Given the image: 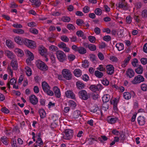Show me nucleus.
<instances>
[{
    "label": "nucleus",
    "mask_w": 147,
    "mask_h": 147,
    "mask_svg": "<svg viewBox=\"0 0 147 147\" xmlns=\"http://www.w3.org/2000/svg\"><path fill=\"white\" fill-rule=\"evenodd\" d=\"M42 86L44 92L48 95L52 96L53 95V92L50 90L49 85L46 82L44 81L42 82Z\"/></svg>",
    "instance_id": "f257e3e1"
},
{
    "label": "nucleus",
    "mask_w": 147,
    "mask_h": 147,
    "mask_svg": "<svg viewBox=\"0 0 147 147\" xmlns=\"http://www.w3.org/2000/svg\"><path fill=\"white\" fill-rule=\"evenodd\" d=\"M73 134L72 130L70 129H66L65 130L62 137L64 139L69 140L72 138Z\"/></svg>",
    "instance_id": "f03ea898"
},
{
    "label": "nucleus",
    "mask_w": 147,
    "mask_h": 147,
    "mask_svg": "<svg viewBox=\"0 0 147 147\" xmlns=\"http://www.w3.org/2000/svg\"><path fill=\"white\" fill-rule=\"evenodd\" d=\"M62 73L63 77L67 80H71L72 78V74L70 71L68 69H63Z\"/></svg>",
    "instance_id": "7ed1b4c3"
},
{
    "label": "nucleus",
    "mask_w": 147,
    "mask_h": 147,
    "mask_svg": "<svg viewBox=\"0 0 147 147\" xmlns=\"http://www.w3.org/2000/svg\"><path fill=\"white\" fill-rule=\"evenodd\" d=\"M56 55L57 59L60 62H63L66 59V55L62 51H57L56 53Z\"/></svg>",
    "instance_id": "20e7f679"
},
{
    "label": "nucleus",
    "mask_w": 147,
    "mask_h": 147,
    "mask_svg": "<svg viewBox=\"0 0 147 147\" xmlns=\"http://www.w3.org/2000/svg\"><path fill=\"white\" fill-rule=\"evenodd\" d=\"M36 65L38 69L43 71H46L48 69L47 65L40 60H38L36 62Z\"/></svg>",
    "instance_id": "39448f33"
},
{
    "label": "nucleus",
    "mask_w": 147,
    "mask_h": 147,
    "mask_svg": "<svg viewBox=\"0 0 147 147\" xmlns=\"http://www.w3.org/2000/svg\"><path fill=\"white\" fill-rule=\"evenodd\" d=\"M78 95L81 98L84 100H87L90 97V94H88L85 90L80 91L78 93Z\"/></svg>",
    "instance_id": "423d86ee"
},
{
    "label": "nucleus",
    "mask_w": 147,
    "mask_h": 147,
    "mask_svg": "<svg viewBox=\"0 0 147 147\" xmlns=\"http://www.w3.org/2000/svg\"><path fill=\"white\" fill-rule=\"evenodd\" d=\"M144 80V78L142 76L138 75L135 77L134 79L132 81V82L133 84H137L143 82Z\"/></svg>",
    "instance_id": "0eeeda50"
},
{
    "label": "nucleus",
    "mask_w": 147,
    "mask_h": 147,
    "mask_svg": "<svg viewBox=\"0 0 147 147\" xmlns=\"http://www.w3.org/2000/svg\"><path fill=\"white\" fill-rule=\"evenodd\" d=\"M24 42V44L29 48H33L36 47L35 43L33 41L25 38Z\"/></svg>",
    "instance_id": "6e6552de"
},
{
    "label": "nucleus",
    "mask_w": 147,
    "mask_h": 147,
    "mask_svg": "<svg viewBox=\"0 0 147 147\" xmlns=\"http://www.w3.org/2000/svg\"><path fill=\"white\" fill-rule=\"evenodd\" d=\"M117 7L122 9L124 10L128 9L127 3L125 1V0H121V1L119 3Z\"/></svg>",
    "instance_id": "1a4fd4ad"
},
{
    "label": "nucleus",
    "mask_w": 147,
    "mask_h": 147,
    "mask_svg": "<svg viewBox=\"0 0 147 147\" xmlns=\"http://www.w3.org/2000/svg\"><path fill=\"white\" fill-rule=\"evenodd\" d=\"M89 88L92 91L96 92L102 90L103 88V87L102 85L99 84L96 85H92L90 86Z\"/></svg>",
    "instance_id": "9d476101"
},
{
    "label": "nucleus",
    "mask_w": 147,
    "mask_h": 147,
    "mask_svg": "<svg viewBox=\"0 0 147 147\" xmlns=\"http://www.w3.org/2000/svg\"><path fill=\"white\" fill-rule=\"evenodd\" d=\"M106 68L107 72L108 75H111L114 74V68L112 65H108L106 66Z\"/></svg>",
    "instance_id": "9b49d317"
},
{
    "label": "nucleus",
    "mask_w": 147,
    "mask_h": 147,
    "mask_svg": "<svg viewBox=\"0 0 147 147\" xmlns=\"http://www.w3.org/2000/svg\"><path fill=\"white\" fill-rule=\"evenodd\" d=\"M30 102L33 105H36L38 102L37 98L34 95H32L29 97Z\"/></svg>",
    "instance_id": "f8f14e48"
},
{
    "label": "nucleus",
    "mask_w": 147,
    "mask_h": 147,
    "mask_svg": "<svg viewBox=\"0 0 147 147\" xmlns=\"http://www.w3.org/2000/svg\"><path fill=\"white\" fill-rule=\"evenodd\" d=\"M135 73L133 69L129 68L127 69L126 71V76L129 78H131L134 76Z\"/></svg>",
    "instance_id": "ddd939ff"
},
{
    "label": "nucleus",
    "mask_w": 147,
    "mask_h": 147,
    "mask_svg": "<svg viewBox=\"0 0 147 147\" xmlns=\"http://www.w3.org/2000/svg\"><path fill=\"white\" fill-rule=\"evenodd\" d=\"M25 38L23 39L19 36H17L14 38V40L18 44L23 45L24 44V41Z\"/></svg>",
    "instance_id": "4468645a"
},
{
    "label": "nucleus",
    "mask_w": 147,
    "mask_h": 147,
    "mask_svg": "<svg viewBox=\"0 0 147 147\" xmlns=\"http://www.w3.org/2000/svg\"><path fill=\"white\" fill-rule=\"evenodd\" d=\"M65 95L67 98L74 99L75 98V95L74 93L70 90H67L65 92Z\"/></svg>",
    "instance_id": "2eb2a0df"
},
{
    "label": "nucleus",
    "mask_w": 147,
    "mask_h": 147,
    "mask_svg": "<svg viewBox=\"0 0 147 147\" xmlns=\"http://www.w3.org/2000/svg\"><path fill=\"white\" fill-rule=\"evenodd\" d=\"M39 52L42 56H44L47 52L45 48L42 45H40L38 48Z\"/></svg>",
    "instance_id": "dca6fc26"
},
{
    "label": "nucleus",
    "mask_w": 147,
    "mask_h": 147,
    "mask_svg": "<svg viewBox=\"0 0 147 147\" xmlns=\"http://www.w3.org/2000/svg\"><path fill=\"white\" fill-rule=\"evenodd\" d=\"M30 1L33 7H38L40 5L41 3L38 0H29Z\"/></svg>",
    "instance_id": "f3484780"
},
{
    "label": "nucleus",
    "mask_w": 147,
    "mask_h": 147,
    "mask_svg": "<svg viewBox=\"0 0 147 147\" xmlns=\"http://www.w3.org/2000/svg\"><path fill=\"white\" fill-rule=\"evenodd\" d=\"M137 120L138 124L140 125H144L145 122V118L142 116H139L137 119Z\"/></svg>",
    "instance_id": "a211bd4d"
},
{
    "label": "nucleus",
    "mask_w": 147,
    "mask_h": 147,
    "mask_svg": "<svg viewBox=\"0 0 147 147\" xmlns=\"http://www.w3.org/2000/svg\"><path fill=\"white\" fill-rule=\"evenodd\" d=\"M55 94L57 98H59L60 97L61 93L60 90L57 86H55L53 88Z\"/></svg>",
    "instance_id": "6ab92c4d"
},
{
    "label": "nucleus",
    "mask_w": 147,
    "mask_h": 147,
    "mask_svg": "<svg viewBox=\"0 0 147 147\" xmlns=\"http://www.w3.org/2000/svg\"><path fill=\"white\" fill-rule=\"evenodd\" d=\"M131 58V56L129 55L125 58L124 61L121 63V66L123 67H125L129 63Z\"/></svg>",
    "instance_id": "aec40b11"
},
{
    "label": "nucleus",
    "mask_w": 147,
    "mask_h": 147,
    "mask_svg": "<svg viewBox=\"0 0 147 147\" xmlns=\"http://www.w3.org/2000/svg\"><path fill=\"white\" fill-rule=\"evenodd\" d=\"M118 119L116 117H108L107 121L108 122L111 124H113L115 123Z\"/></svg>",
    "instance_id": "412c9836"
},
{
    "label": "nucleus",
    "mask_w": 147,
    "mask_h": 147,
    "mask_svg": "<svg viewBox=\"0 0 147 147\" xmlns=\"http://www.w3.org/2000/svg\"><path fill=\"white\" fill-rule=\"evenodd\" d=\"M72 117L74 118H78L79 116L81 117V112L80 111L76 110L74 111L72 115Z\"/></svg>",
    "instance_id": "4be33fe9"
},
{
    "label": "nucleus",
    "mask_w": 147,
    "mask_h": 147,
    "mask_svg": "<svg viewBox=\"0 0 147 147\" xmlns=\"http://www.w3.org/2000/svg\"><path fill=\"white\" fill-rule=\"evenodd\" d=\"M10 65L13 70H16L18 68V64L16 61L12 60L11 62Z\"/></svg>",
    "instance_id": "5701e85b"
},
{
    "label": "nucleus",
    "mask_w": 147,
    "mask_h": 147,
    "mask_svg": "<svg viewBox=\"0 0 147 147\" xmlns=\"http://www.w3.org/2000/svg\"><path fill=\"white\" fill-rule=\"evenodd\" d=\"M5 55L9 58L11 59L14 58V55L9 50H6L5 51Z\"/></svg>",
    "instance_id": "b1692460"
},
{
    "label": "nucleus",
    "mask_w": 147,
    "mask_h": 147,
    "mask_svg": "<svg viewBox=\"0 0 147 147\" xmlns=\"http://www.w3.org/2000/svg\"><path fill=\"white\" fill-rule=\"evenodd\" d=\"M138 67L135 69V72L138 74H142L143 71V67L141 65H139Z\"/></svg>",
    "instance_id": "393cba45"
},
{
    "label": "nucleus",
    "mask_w": 147,
    "mask_h": 147,
    "mask_svg": "<svg viewBox=\"0 0 147 147\" xmlns=\"http://www.w3.org/2000/svg\"><path fill=\"white\" fill-rule=\"evenodd\" d=\"M17 81L14 78L11 79L7 83V86L9 89L10 88V84L13 85L16 84Z\"/></svg>",
    "instance_id": "a878e982"
},
{
    "label": "nucleus",
    "mask_w": 147,
    "mask_h": 147,
    "mask_svg": "<svg viewBox=\"0 0 147 147\" xmlns=\"http://www.w3.org/2000/svg\"><path fill=\"white\" fill-rule=\"evenodd\" d=\"M74 74L75 76L78 77H80L82 75V71L80 69H76L74 70Z\"/></svg>",
    "instance_id": "bb28decb"
},
{
    "label": "nucleus",
    "mask_w": 147,
    "mask_h": 147,
    "mask_svg": "<svg viewBox=\"0 0 147 147\" xmlns=\"http://www.w3.org/2000/svg\"><path fill=\"white\" fill-rule=\"evenodd\" d=\"M38 113L41 118L42 119L45 117L46 113L43 109H40L38 111Z\"/></svg>",
    "instance_id": "cd10ccee"
},
{
    "label": "nucleus",
    "mask_w": 147,
    "mask_h": 147,
    "mask_svg": "<svg viewBox=\"0 0 147 147\" xmlns=\"http://www.w3.org/2000/svg\"><path fill=\"white\" fill-rule=\"evenodd\" d=\"M76 34L79 37H81L83 39H85L86 38V37L84 34L83 32L81 30L78 31L76 32Z\"/></svg>",
    "instance_id": "c85d7f7f"
},
{
    "label": "nucleus",
    "mask_w": 147,
    "mask_h": 147,
    "mask_svg": "<svg viewBox=\"0 0 147 147\" xmlns=\"http://www.w3.org/2000/svg\"><path fill=\"white\" fill-rule=\"evenodd\" d=\"M102 100L103 102H107L110 99V96L108 94L104 95L102 97Z\"/></svg>",
    "instance_id": "c756f323"
},
{
    "label": "nucleus",
    "mask_w": 147,
    "mask_h": 147,
    "mask_svg": "<svg viewBox=\"0 0 147 147\" xmlns=\"http://www.w3.org/2000/svg\"><path fill=\"white\" fill-rule=\"evenodd\" d=\"M37 145L39 147H42L43 146V142L41 138H38L35 144Z\"/></svg>",
    "instance_id": "7c9ffc66"
},
{
    "label": "nucleus",
    "mask_w": 147,
    "mask_h": 147,
    "mask_svg": "<svg viewBox=\"0 0 147 147\" xmlns=\"http://www.w3.org/2000/svg\"><path fill=\"white\" fill-rule=\"evenodd\" d=\"M6 44L7 46L9 48L12 49L14 47V44L10 40H7L6 41Z\"/></svg>",
    "instance_id": "2f4dec72"
},
{
    "label": "nucleus",
    "mask_w": 147,
    "mask_h": 147,
    "mask_svg": "<svg viewBox=\"0 0 147 147\" xmlns=\"http://www.w3.org/2000/svg\"><path fill=\"white\" fill-rule=\"evenodd\" d=\"M90 111L93 113L96 112L98 110L99 111L98 106L95 105L90 109Z\"/></svg>",
    "instance_id": "473e14b6"
},
{
    "label": "nucleus",
    "mask_w": 147,
    "mask_h": 147,
    "mask_svg": "<svg viewBox=\"0 0 147 147\" xmlns=\"http://www.w3.org/2000/svg\"><path fill=\"white\" fill-rule=\"evenodd\" d=\"M14 52L18 54V55L20 57H22L24 55V52L22 50L18 49L16 48L14 49Z\"/></svg>",
    "instance_id": "72a5a7b5"
},
{
    "label": "nucleus",
    "mask_w": 147,
    "mask_h": 147,
    "mask_svg": "<svg viewBox=\"0 0 147 147\" xmlns=\"http://www.w3.org/2000/svg\"><path fill=\"white\" fill-rule=\"evenodd\" d=\"M76 86L78 89H82L84 88V84L80 81H78L76 82Z\"/></svg>",
    "instance_id": "f704fd0d"
},
{
    "label": "nucleus",
    "mask_w": 147,
    "mask_h": 147,
    "mask_svg": "<svg viewBox=\"0 0 147 147\" xmlns=\"http://www.w3.org/2000/svg\"><path fill=\"white\" fill-rule=\"evenodd\" d=\"M115 46L118 49V50L119 51L123 50V49L124 48V46L123 44L121 43L117 44Z\"/></svg>",
    "instance_id": "c9c22d12"
},
{
    "label": "nucleus",
    "mask_w": 147,
    "mask_h": 147,
    "mask_svg": "<svg viewBox=\"0 0 147 147\" xmlns=\"http://www.w3.org/2000/svg\"><path fill=\"white\" fill-rule=\"evenodd\" d=\"M123 96L124 98L126 100H129L131 97V94L128 92H125Z\"/></svg>",
    "instance_id": "e433bc0d"
},
{
    "label": "nucleus",
    "mask_w": 147,
    "mask_h": 147,
    "mask_svg": "<svg viewBox=\"0 0 147 147\" xmlns=\"http://www.w3.org/2000/svg\"><path fill=\"white\" fill-rule=\"evenodd\" d=\"M25 53L27 55H28V57H30L31 60H33L34 59V56L30 51L28 50H26L25 51Z\"/></svg>",
    "instance_id": "4c0bfd02"
},
{
    "label": "nucleus",
    "mask_w": 147,
    "mask_h": 147,
    "mask_svg": "<svg viewBox=\"0 0 147 147\" xmlns=\"http://www.w3.org/2000/svg\"><path fill=\"white\" fill-rule=\"evenodd\" d=\"M68 104L69 106L72 109H74L76 106V103L72 100H70L68 102Z\"/></svg>",
    "instance_id": "58836bf2"
},
{
    "label": "nucleus",
    "mask_w": 147,
    "mask_h": 147,
    "mask_svg": "<svg viewBox=\"0 0 147 147\" xmlns=\"http://www.w3.org/2000/svg\"><path fill=\"white\" fill-rule=\"evenodd\" d=\"M78 52L80 54H84L86 53V50L85 48L83 47H79Z\"/></svg>",
    "instance_id": "ea45409f"
},
{
    "label": "nucleus",
    "mask_w": 147,
    "mask_h": 147,
    "mask_svg": "<svg viewBox=\"0 0 147 147\" xmlns=\"http://www.w3.org/2000/svg\"><path fill=\"white\" fill-rule=\"evenodd\" d=\"M94 74L96 77L99 78H101L103 76V73L98 71H95Z\"/></svg>",
    "instance_id": "a19ab883"
},
{
    "label": "nucleus",
    "mask_w": 147,
    "mask_h": 147,
    "mask_svg": "<svg viewBox=\"0 0 147 147\" xmlns=\"http://www.w3.org/2000/svg\"><path fill=\"white\" fill-rule=\"evenodd\" d=\"M27 75L28 76H30L32 74V71L31 69L28 67H26L25 68Z\"/></svg>",
    "instance_id": "79ce46f5"
},
{
    "label": "nucleus",
    "mask_w": 147,
    "mask_h": 147,
    "mask_svg": "<svg viewBox=\"0 0 147 147\" xmlns=\"http://www.w3.org/2000/svg\"><path fill=\"white\" fill-rule=\"evenodd\" d=\"M138 60L136 58H134L133 59V60L131 62V64L134 67H136L139 65L138 64Z\"/></svg>",
    "instance_id": "37998d69"
},
{
    "label": "nucleus",
    "mask_w": 147,
    "mask_h": 147,
    "mask_svg": "<svg viewBox=\"0 0 147 147\" xmlns=\"http://www.w3.org/2000/svg\"><path fill=\"white\" fill-rule=\"evenodd\" d=\"M87 47L88 49L91 51H94L96 49V46L93 44H89L88 45Z\"/></svg>",
    "instance_id": "c03bdc74"
},
{
    "label": "nucleus",
    "mask_w": 147,
    "mask_h": 147,
    "mask_svg": "<svg viewBox=\"0 0 147 147\" xmlns=\"http://www.w3.org/2000/svg\"><path fill=\"white\" fill-rule=\"evenodd\" d=\"M82 67L84 68L88 67L89 65V61L87 60H84L82 62Z\"/></svg>",
    "instance_id": "a18cd8bd"
},
{
    "label": "nucleus",
    "mask_w": 147,
    "mask_h": 147,
    "mask_svg": "<svg viewBox=\"0 0 147 147\" xmlns=\"http://www.w3.org/2000/svg\"><path fill=\"white\" fill-rule=\"evenodd\" d=\"M13 31L14 33L20 34H23L24 32L23 30L20 29H14Z\"/></svg>",
    "instance_id": "49530a36"
},
{
    "label": "nucleus",
    "mask_w": 147,
    "mask_h": 147,
    "mask_svg": "<svg viewBox=\"0 0 147 147\" xmlns=\"http://www.w3.org/2000/svg\"><path fill=\"white\" fill-rule=\"evenodd\" d=\"M97 69L99 70L100 71H105V66L100 65H99V66L97 68Z\"/></svg>",
    "instance_id": "de8ad7c7"
},
{
    "label": "nucleus",
    "mask_w": 147,
    "mask_h": 147,
    "mask_svg": "<svg viewBox=\"0 0 147 147\" xmlns=\"http://www.w3.org/2000/svg\"><path fill=\"white\" fill-rule=\"evenodd\" d=\"M75 58V56L72 54H70L67 56V59L69 61H73Z\"/></svg>",
    "instance_id": "09e8293b"
},
{
    "label": "nucleus",
    "mask_w": 147,
    "mask_h": 147,
    "mask_svg": "<svg viewBox=\"0 0 147 147\" xmlns=\"http://www.w3.org/2000/svg\"><path fill=\"white\" fill-rule=\"evenodd\" d=\"M1 140L4 144L7 145L8 144L7 139L6 137L3 136L1 138Z\"/></svg>",
    "instance_id": "8fccbe9b"
},
{
    "label": "nucleus",
    "mask_w": 147,
    "mask_h": 147,
    "mask_svg": "<svg viewBox=\"0 0 147 147\" xmlns=\"http://www.w3.org/2000/svg\"><path fill=\"white\" fill-rule=\"evenodd\" d=\"M67 28L70 30H74L76 29L75 26L71 24H69L67 26Z\"/></svg>",
    "instance_id": "3c124183"
},
{
    "label": "nucleus",
    "mask_w": 147,
    "mask_h": 147,
    "mask_svg": "<svg viewBox=\"0 0 147 147\" xmlns=\"http://www.w3.org/2000/svg\"><path fill=\"white\" fill-rule=\"evenodd\" d=\"M88 39L89 41L92 43H94L95 41V37L93 36H89L88 37Z\"/></svg>",
    "instance_id": "603ef678"
},
{
    "label": "nucleus",
    "mask_w": 147,
    "mask_h": 147,
    "mask_svg": "<svg viewBox=\"0 0 147 147\" xmlns=\"http://www.w3.org/2000/svg\"><path fill=\"white\" fill-rule=\"evenodd\" d=\"M70 20V18L67 16H63L62 18V20L64 22H69Z\"/></svg>",
    "instance_id": "864d4df0"
},
{
    "label": "nucleus",
    "mask_w": 147,
    "mask_h": 147,
    "mask_svg": "<svg viewBox=\"0 0 147 147\" xmlns=\"http://www.w3.org/2000/svg\"><path fill=\"white\" fill-rule=\"evenodd\" d=\"M141 89L143 91H146L147 90V86L145 84H143L141 85Z\"/></svg>",
    "instance_id": "5fc2aeb1"
},
{
    "label": "nucleus",
    "mask_w": 147,
    "mask_h": 147,
    "mask_svg": "<svg viewBox=\"0 0 147 147\" xmlns=\"http://www.w3.org/2000/svg\"><path fill=\"white\" fill-rule=\"evenodd\" d=\"M76 24L79 26H81L82 24H84V22L82 20L78 19L76 20Z\"/></svg>",
    "instance_id": "6e6d98bb"
},
{
    "label": "nucleus",
    "mask_w": 147,
    "mask_h": 147,
    "mask_svg": "<svg viewBox=\"0 0 147 147\" xmlns=\"http://www.w3.org/2000/svg\"><path fill=\"white\" fill-rule=\"evenodd\" d=\"M95 13L97 15H100L102 13V10L100 9L97 8L95 10Z\"/></svg>",
    "instance_id": "4d7b16f0"
},
{
    "label": "nucleus",
    "mask_w": 147,
    "mask_h": 147,
    "mask_svg": "<svg viewBox=\"0 0 147 147\" xmlns=\"http://www.w3.org/2000/svg\"><path fill=\"white\" fill-rule=\"evenodd\" d=\"M61 39L65 42H68L69 41V38L65 36H62L61 37Z\"/></svg>",
    "instance_id": "13d9d810"
},
{
    "label": "nucleus",
    "mask_w": 147,
    "mask_h": 147,
    "mask_svg": "<svg viewBox=\"0 0 147 147\" xmlns=\"http://www.w3.org/2000/svg\"><path fill=\"white\" fill-rule=\"evenodd\" d=\"M11 129H10L9 128H6L4 131L7 135L9 136L11 133Z\"/></svg>",
    "instance_id": "bf43d9fd"
},
{
    "label": "nucleus",
    "mask_w": 147,
    "mask_h": 147,
    "mask_svg": "<svg viewBox=\"0 0 147 147\" xmlns=\"http://www.w3.org/2000/svg\"><path fill=\"white\" fill-rule=\"evenodd\" d=\"M50 50L53 51H55L58 49V47L54 45H51L49 47Z\"/></svg>",
    "instance_id": "052dcab7"
},
{
    "label": "nucleus",
    "mask_w": 147,
    "mask_h": 147,
    "mask_svg": "<svg viewBox=\"0 0 147 147\" xmlns=\"http://www.w3.org/2000/svg\"><path fill=\"white\" fill-rule=\"evenodd\" d=\"M58 47L61 48L63 49L66 46V44L63 42H61L60 43L58 44Z\"/></svg>",
    "instance_id": "680f3d73"
},
{
    "label": "nucleus",
    "mask_w": 147,
    "mask_h": 147,
    "mask_svg": "<svg viewBox=\"0 0 147 147\" xmlns=\"http://www.w3.org/2000/svg\"><path fill=\"white\" fill-rule=\"evenodd\" d=\"M103 39L105 41H109L111 40V38L110 36H105L103 37Z\"/></svg>",
    "instance_id": "e2e57ef3"
},
{
    "label": "nucleus",
    "mask_w": 147,
    "mask_h": 147,
    "mask_svg": "<svg viewBox=\"0 0 147 147\" xmlns=\"http://www.w3.org/2000/svg\"><path fill=\"white\" fill-rule=\"evenodd\" d=\"M140 61L142 64L145 65L147 63V59L142 58L141 59Z\"/></svg>",
    "instance_id": "0e129e2a"
},
{
    "label": "nucleus",
    "mask_w": 147,
    "mask_h": 147,
    "mask_svg": "<svg viewBox=\"0 0 147 147\" xmlns=\"http://www.w3.org/2000/svg\"><path fill=\"white\" fill-rule=\"evenodd\" d=\"M94 31L96 34H99L100 32V28L98 27H96L95 28Z\"/></svg>",
    "instance_id": "69168bd1"
},
{
    "label": "nucleus",
    "mask_w": 147,
    "mask_h": 147,
    "mask_svg": "<svg viewBox=\"0 0 147 147\" xmlns=\"http://www.w3.org/2000/svg\"><path fill=\"white\" fill-rule=\"evenodd\" d=\"M90 60L92 62H94L96 61V57L95 55L91 54L90 55Z\"/></svg>",
    "instance_id": "338daca9"
},
{
    "label": "nucleus",
    "mask_w": 147,
    "mask_h": 147,
    "mask_svg": "<svg viewBox=\"0 0 147 147\" xmlns=\"http://www.w3.org/2000/svg\"><path fill=\"white\" fill-rule=\"evenodd\" d=\"M142 15L143 18H147V10H144L142 11Z\"/></svg>",
    "instance_id": "774afa93"
}]
</instances>
